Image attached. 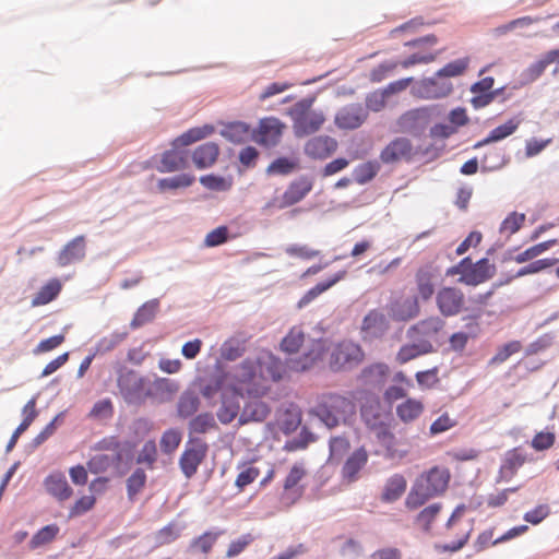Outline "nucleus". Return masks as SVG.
<instances>
[{
    "mask_svg": "<svg viewBox=\"0 0 559 559\" xmlns=\"http://www.w3.org/2000/svg\"><path fill=\"white\" fill-rule=\"evenodd\" d=\"M214 131V126L209 123L188 129L171 141V148L163 152L156 169L162 174L186 169L189 151L185 147L210 136Z\"/></svg>",
    "mask_w": 559,
    "mask_h": 559,
    "instance_id": "f257e3e1",
    "label": "nucleus"
},
{
    "mask_svg": "<svg viewBox=\"0 0 559 559\" xmlns=\"http://www.w3.org/2000/svg\"><path fill=\"white\" fill-rule=\"evenodd\" d=\"M355 403L338 393H322L317 396L314 404L309 409V415L317 418L329 429L346 423L347 418L355 414Z\"/></svg>",
    "mask_w": 559,
    "mask_h": 559,
    "instance_id": "f03ea898",
    "label": "nucleus"
},
{
    "mask_svg": "<svg viewBox=\"0 0 559 559\" xmlns=\"http://www.w3.org/2000/svg\"><path fill=\"white\" fill-rule=\"evenodd\" d=\"M450 481L448 468L433 466L421 473L414 481L406 499L405 506L409 510L418 509L429 499L443 493Z\"/></svg>",
    "mask_w": 559,
    "mask_h": 559,
    "instance_id": "7ed1b4c3",
    "label": "nucleus"
},
{
    "mask_svg": "<svg viewBox=\"0 0 559 559\" xmlns=\"http://www.w3.org/2000/svg\"><path fill=\"white\" fill-rule=\"evenodd\" d=\"M150 379L138 371L122 367L117 372V386L126 404L140 406L151 397Z\"/></svg>",
    "mask_w": 559,
    "mask_h": 559,
    "instance_id": "20e7f679",
    "label": "nucleus"
},
{
    "mask_svg": "<svg viewBox=\"0 0 559 559\" xmlns=\"http://www.w3.org/2000/svg\"><path fill=\"white\" fill-rule=\"evenodd\" d=\"M313 103L314 97H305L288 109L296 138L310 135L317 132L324 123L325 118L321 111H310Z\"/></svg>",
    "mask_w": 559,
    "mask_h": 559,
    "instance_id": "39448f33",
    "label": "nucleus"
},
{
    "mask_svg": "<svg viewBox=\"0 0 559 559\" xmlns=\"http://www.w3.org/2000/svg\"><path fill=\"white\" fill-rule=\"evenodd\" d=\"M209 445L198 437H189L185 450L179 457V467L186 478H192L206 457Z\"/></svg>",
    "mask_w": 559,
    "mask_h": 559,
    "instance_id": "423d86ee",
    "label": "nucleus"
},
{
    "mask_svg": "<svg viewBox=\"0 0 559 559\" xmlns=\"http://www.w3.org/2000/svg\"><path fill=\"white\" fill-rule=\"evenodd\" d=\"M362 357L364 353L358 344L341 342L333 347L329 365L335 372L350 370L361 361Z\"/></svg>",
    "mask_w": 559,
    "mask_h": 559,
    "instance_id": "0eeeda50",
    "label": "nucleus"
},
{
    "mask_svg": "<svg viewBox=\"0 0 559 559\" xmlns=\"http://www.w3.org/2000/svg\"><path fill=\"white\" fill-rule=\"evenodd\" d=\"M414 94L423 99H438L449 96L453 91V85L444 78H424L416 82L413 87Z\"/></svg>",
    "mask_w": 559,
    "mask_h": 559,
    "instance_id": "6e6552de",
    "label": "nucleus"
},
{
    "mask_svg": "<svg viewBox=\"0 0 559 559\" xmlns=\"http://www.w3.org/2000/svg\"><path fill=\"white\" fill-rule=\"evenodd\" d=\"M464 293L456 287H442L436 296V304L440 313L445 317H454L464 309Z\"/></svg>",
    "mask_w": 559,
    "mask_h": 559,
    "instance_id": "1a4fd4ad",
    "label": "nucleus"
},
{
    "mask_svg": "<svg viewBox=\"0 0 559 559\" xmlns=\"http://www.w3.org/2000/svg\"><path fill=\"white\" fill-rule=\"evenodd\" d=\"M368 116L369 112L362 104L353 103L336 112L334 122L342 130H355L364 124Z\"/></svg>",
    "mask_w": 559,
    "mask_h": 559,
    "instance_id": "9d476101",
    "label": "nucleus"
},
{
    "mask_svg": "<svg viewBox=\"0 0 559 559\" xmlns=\"http://www.w3.org/2000/svg\"><path fill=\"white\" fill-rule=\"evenodd\" d=\"M284 124L275 117L260 120L259 128L253 130L252 138L260 144L271 147L280 143Z\"/></svg>",
    "mask_w": 559,
    "mask_h": 559,
    "instance_id": "9b49d317",
    "label": "nucleus"
},
{
    "mask_svg": "<svg viewBox=\"0 0 559 559\" xmlns=\"http://www.w3.org/2000/svg\"><path fill=\"white\" fill-rule=\"evenodd\" d=\"M439 270L431 263L420 266L415 275L418 298L428 301L435 294L439 281Z\"/></svg>",
    "mask_w": 559,
    "mask_h": 559,
    "instance_id": "f8f14e48",
    "label": "nucleus"
},
{
    "mask_svg": "<svg viewBox=\"0 0 559 559\" xmlns=\"http://www.w3.org/2000/svg\"><path fill=\"white\" fill-rule=\"evenodd\" d=\"M388 313L393 321L406 322L419 314L418 297L395 298L386 306Z\"/></svg>",
    "mask_w": 559,
    "mask_h": 559,
    "instance_id": "ddd939ff",
    "label": "nucleus"
},
{
    "mask_svg": "<svg viewBox=\"0 0 559 559\" xmlns=\"http://www.w3.org/2000/svg\"><path fill=\"white\" fill-rule=\"evenodd\" d=\"M313 182L307 176H300L293 180L281 197L278 207L286 209L295 205L306 198L312 190Z\"/></svg>",
    "mask_w": 559,
    "mask_h": 559,
    "instance_id": "4468645a",
    "label": "nucleus"
},
{
    "mask_svg": "<svg viewBox=\"0 0 559 559\" xmlns=\"http://www.w3.org/2000/svg\"><path fill=\"white\" fill-rule=\"evenodd\" d=\"M496 265L489 262L488 258H481L475 263L471 261L468 274L459 277L457 282L467 286H477L492 278L496 274Z\"/></svg>",
    "mask_w": 559,
    "mask_h": 559,
    "instance_id": "2eb2a0df",
    "label": "nucleus"
},
{
    "mask_svg": "<svg viewBox=\"0 0 559 559\" xmlns=\"http://www.w3.org/2000/svg\"><path fill=\"white\" fill-rule=\"evenodd\" d=\"M428 118L426 108L411 109L400 117L399 124L405 132L419 136L426 129Z\"/></svg>",
    "mask_w": 559,
    "mask_h": 559,
    "instance_id": "dca6fc26",
    "label": "nucleus"
},
{
    "mask_svg": "<svg viewBox=\"0 0 559 559\" xmlns=\"http://www.w3.org/2000/svg\"><path fill=\"white\" fill-rule=\"evenodd\" d=\"M525 461L526 453L522 448L518 447L507 451L499 468V477L497 481H510L519 468L523 466Z\"/></svg>",
    "mask_w": 559,
    "mask_h": 559,
    "instance_id": "f3484780",
    "label": "nucleus"
},
{
    "mask_svg": "<svg viewBox=\"0 0 559 559\" xmlns=\"http://www.w3.org/2000/svg\"><path fill=\"white\" fill-rule=\"evenodd\" d=\"M221 150L215 142H205L197 146L191 153V159L197 169H209L215 165Z\"/></svg>",
    "mask_w": 559,
    "mask_h": 559,
    "instance_id": "a211bd4d",
    "label": "nucleus"
},
{
    "mask_svg": "<svg viewBox=\"0 0 559 559\" xmlns=\"http://www.w3.org/2000/svg\"><path fill=\"white\" fill-rule=\"evenodd\" d=\"M86 254L85 237L80 235L70 240L58 253L57 263L59 266H67L71 263L82 261Z\"/></svg>",
    "mask_w": 559,
    "mask_h": 559,
    "instance_id": "6ab92c4d",
    "label": "nucleus"
},
{
    "mask_svg": "<svg viewBox=\"0 0 559 559\" xmlns=\"http://www.w3.org/2000/svg\"><path fill=\"white\" fill-rule=\"evenodd\" d=\"M412 151L413 145L408 139L396 138L381 151L380 158L384 164H391L403 158L409 159Z\"/></svg>",
    "mask_w": 559,
    "mask_h": 559,
    "instance_id": "aec40b11",
    "label": "nucleus"
},
{
    "mask_svg": "<svg viewBox=\"0 0 559 559\" xmlns=\"http://www.w3.org/2000/svg\"><path fill=\"white\" fill-rule=\"evenodd\" d=\"M337 148V141L329 135L310 139L305 145V154L313 159H324Z\"/></svg>",
    "mask_w": 559,
    "mask_h": 559,
    "instance_id": "412c9836",
    "label": "nucleus"
},
{
    "mask_svg": "<svg viewBox=\"0 0 559 559\" xmlns=\"http://www.w3.org/2000/svg\"><path fill=\"white\" fill-rule=\"evenodd\" d=\"M347 274L346 270H341L334 273L331 276H328L324 281L317 283L313 287L308 289L304 296L297 302V308L302 309L312 302L317 297H319L322 293L330 289L332 286L337 284L340 281L344 280Z\"/></svg>",
    "mask_w": 559,
    "mask_h": 559,
    "instance_id": "4be33fe9",
    "label": "nucleus"
},
{
    "mask_svg": "<svg viewBox=\"0 0 559 559\" xmlns=\"http://www.w3.org/2000/svg\"><path fill=\"white\" fill-rule=\"evenodd\" d=\"M270 412V406L265 402L259 399L250 400L245 404L239 415L238 423L239 425L261 423L266 419Z\"/></svg>",
    "mask_w": 559,
    "mask_h": 559,
    "instance_id": "5701e85b",
    "label": "nucleus"
},
{
    "mask_svg": "<svg viewBox=\"0 0 559 559\" xmlns=\"http://www.w3.org/2000/svg\"><path fill=\"white\" fill-rule=\"evenodd\" d=\"M368 462V453L365 448L360 447L355 450L345 461L342 466V477L348 483L356 481L358 479V473Z\"/></svg>",
    "mask_w": 559,
    "mask_h": 559,
    "instance_id": "b1692460",
    "label": "nucleus"
},
{
    "mask_svg": "<svg viewBox=\"0 0 559 559\" xmlns=\"http://www.w3.org/2000/svg\"><path fill=\"white\" fill-rule=\"evenodd\" d=\"M389 329V321L378 309L370 310L362 319L361 331L371 337H382Z\"/></svg>",
    "mask_w": 559,
    "mask_h": 559,
    "instance_id": "393cba45",
    "label": "nucleus"
},
{
    "mask_svg": "<svg viewBox=\"0 0 559 559\" xmlns=\"http://www.w3.org/2000/svg\"><path fill=\"white\" fill-rule=\"evenodd\" d=\"M46 491L60 501L69 499L73 490L69 486L67 477L61 472L50 473L44 480Z\"/></svg>",
    "mask_w": 559,
    "mask_h": 559,
    "instance_id": "a878e982",
    "label": "nucleus"
},
{
    "mask_svg": "<svg viewBox=\"0 0 559 559\" xmlns=\"http://www.w3.org/2000/svg\"><path fill=\"white\" fill-rule=\"evenodd\" d=\"M360 415L368 428L378 430L385 426L384 414L378 399H368L360 407Z\"/></svg>",
    "mask_w": 559,
    "mask_h": 559,
    "instance_id": "bb28decb",
    "label": "nucleus"
},
{
    "mask_svg": "<svg viewBox=\"0 0 559 559\" xmlns=\"http://www.w3.org/2000/svg\"><path fill=\"white\" fill-rule=\"evenodd\" d=\"M389 374V366L384 362H374L362 368L359 374V380L365 385L372 388L382 386Z\"/></svg>",
    "mask_w": 559,
    "mask_h": 559,
    "instance_id": "cd10ccee",
    "label": "nucleus"
},
{
    "mask_svg": "<svg viewBox=\"0 0 559 559\" xmlns=\"http://www.w3.org/2000/svg\"><path fill=\"white\" fill-rule=\"evenodd\" d=\"M378 442L384 448V457L390 460L403 459L406 456L407 451L397 448L399 441L394 433L385 425L376 431Z\"/></svg>",
    "mask_w": 559,
    "mask_h": 559,
    "instance_id": "c85d7f7f",
    "label": "nucleus"
},
{
    "mask_svg": "<svg viewBox=\"0 0 559 559\" xmlns=\"http://www.w3.org/2000/svg\"><path fill=\"white\" fill-rule=\"evenodd\" d=\"M219 134L234 144L245 143L250 138V126L243 121L223 123Z\"/></svg>",
    "mask_w": 559,
    "mask_h": 559,
    "instance_id": "c756f323",
    "label": "nucleus"
},
{
    "mask_svg": "<svg viewBox=\"0 0 559 559\" xmlns=\"http://www.w3.org/2000/svg\"><path fill=\"white\" fill-rule=\"evenodd\" d=\"M159 309V299L153 298L140 306L130 322L131 329L135 330L152 322Z\"/></svg>",
    "mask_w": 559,
    "mask_h": 559,
    "instance_id": "7c9ffc66",
    "label": "nucleus"
},
{
    "mask_svg": "<svg viewBox=\"0 0 559 559\" xmlns=\"http://www.w3.org/2000/svg\"><path fill=\"white\" fill-rule=\"evenodd\" d=\"M406 486H407V483L403 475H401V474L392 475L386 480V483L384 485V488H383V491L381 495V500L383 502H388V503L395 502L405 492Z\"/></svg>",
    "mask_w": 559,
    "mask_h": 559,
    "instance_id": "2f4dec72",
    "label": "nucleus"
},
{
    "mask_svg": "<svg viewBox=\"0 0 559 559\" xmlns=\"http://www.w3.org/2000/svg\"><path fill=\"white\" fill-rule=\"evenodd\" d=\"M62 285L58 278L49 280L34 295L32 299V307L47 305L58 297Z\"/></svg>",
    "mask_w": 559,
    "mask_h": 559,
    "instance_id": "473e14b6",
    "label": "nucleus"
},
{
    "mask_svg": "<svg viewBox=\"0 0 559 559\" xmlns=\"http://www.w3.org/2000/svg\"><path fill=\"white\" fill-rule=\"evenodd\" d=\"M200 407V399L198 394L191 390H186L179 396L177 403V414L180 418L187 419L192 417Z\"/></svg>",
    "mask_w": 559,
    "mask_h": 559,
    "instance_id": "72a5a7b5",
    "label": "nucleus"
},
{
    "mask_svg": "<svg viewBox=\"0 0 559 559\" xmlns=\"http://www.w3.org/2000/svg\"><path fill=\"white\" fill-rule=\"evenodd\" d=\"M216 428L217 424L215 417L210 412L200 413L197 416L191 417L188 424L190 437H192V435H203Z\"/></svg>",
    "mask_w": 559,
    "mask_h": 559,
    "instance_id": "f704fd0d",
    "label": "nucleus"
},
{
    "mask_svg": "<svg viewBox=\"0 0 559 559\" xmlns=\"http://www.w3.org/2000/svg\"><path fill=\"white\" fill-rule=\"evenodd\" d=\"M224 534V531L217 530L215 532L213 531H206L202 535L194 537L191 539L188 551L190 552H197L200 551L202 554H209L213 546L215 545L217 538Z\"/></svg>",
    "mask_w": 559,
    "mask_h": 559,
    "instance_id": "c9c22d12",
    "label": "nucleus"
},
{
    "mask_svg": "<svg viewBox=\"0 0 559 559\" xmlns=\"http://www.w3.org/2000/svg\"><path fill=\"white\" fill-rule=\"evenodd\" d=\"M195 181V176L188 173H181L179 175L160 178L157 181V189L160 192H165L167 190H177L185 189L193 185Z\"/></svg>",
    "mask_w": 559,
    "mask_h": 559,
    "instance_id": "e433bc0d",
    "label": "nucleus"
},
{
    "mask_svg": "<svg viewBox=\"0 0 559 559\" xmlns=\"http://www.w3.org/2000/svg\"><path fill=\"white\" fill-rule=\"evenodd\" d=\"M179 390V385L175 380L168 378H157L148 384L147 391L151 392V397H158L162 400L169 399Z\"/></svg>",
    "mask_w": 559,
    "mask_h": 559,
    "instance_id": "4c0bfd02",
    "label": "nucleus"
},
{
    "mask_svg": "<svg viewBox=\"0 0 559 559\" xmlns=\"http://www.w3.org/2000/svg\"><path fill=\"white\" fill-rule=\"evenodd\" d=\"M423 412V403L414 399H407L396 407V415L403 423H411L417 419Z\"/></svg>",
    "mask_w": 559,
    "mask_h": 559,
    "instance_id": "58836bf2",
    "label": "nucleus"
},
{
    "mask_svg": "<svg viewBox=\"0 0 559 559\" xmlns=\"http://www.w3.org/2000/svg\"><path fill=\"white\" fill-rule=\"evenodd\" d=\"M146 473L142 467H136L126 480L127 497L134 501L136 495L145 487Z\"/></svg>",
    "mask_w": 559,
    "mask_h": 559,
    "instance_id": "ea45409f",
    "label": "nucleus"
},
{
    "mask_svg": "<svg viewBox=\"0 0 559 559\" xmlns=\"http://www.w3.org/2000/svg\"><path fill=\"white\" fill-rule=\"evenodd\" d=\"M556 243H557V239H549V240L539 242L537 245H534V246L527 248L526 250L516 254L515 257H511V255L504 257V261L509 260V259H513L516 263L527 262V261L538 257L546 250L550 249Z\"/></svg>",
    "mask_w": 559,
    "mask_h": 559,
    "instance_id": "a19ab883",
    "label": "nucleus"
},
{
    "mask_svg": "<svg viewBox=\"0 0 559 559\" xmlns=\"http://www.w3.org/2000/svg\"><path fill=\"white\" fill-rule=\"evenodd\" d=\"M240 405L235 397H224L222 400V405L217 409L216 416L217 419L223 424H230L239 414Z\"/></svg>",
    "mask_w": 559,
    "mask_h": 559,
    "instance_id": "79ce46f5",
    "label": "nucleus"
},
{
    "mask_svg": "<svg viewBox=\"0 0 559 559\" xmlns=\"http://www.w3.org/2000/svg\"><path fill=\"white\" fill-rule=\"evenodd\" d=\"M60 528L57 524H48L38 530L29 540V548L36 549L43 545L51 543L58 535Z\"/></svg>",
    "mask_w": 559,
    "mask_h": 559,
    "instance_id": "37998d69",
    "label": "nucleus"
},
{
    "mask_svg": "<svg viewBox=\"0 0 559 559\" xmlns=\"http://www.w3.org/2000/svg\"><path fill=\"white\" fill-rule=\"evenodd\" d=\"M548 67L546 60L543 55L540 58L531 63L527 68H525L520 74V82L522 85L532 84L537 81L545 72Z\"/></svg>",
    "mask_w": 559,
    "mask_h": 559,
    "instance_id": "c03bdc74",
    "label": "nucleus"
},
{
    "mask_svg": "<svg viewBox=\"0 0 559 559\" xmlns=\"http://www.w3.org/2000/svg\"><path fill=\"white\" fill-rule=\"evenodd\" d=\"M298 168V160L292 159L286 156L274 159L266 168V174L287 176L293 174Z\"/></svg>",
    "mask_w": 559,
    "mask_h": 559,
    "instance_id": "a18cd8bd",
    "label": "nucleus"
},
{
    "mask_svg": "<svg viewBox=\"0 0 559 559\" xmlns=\"http://www.w3.org/2000/svg\"><path fill=\"white\" fill-rule=\"evenodd\" d=\"M507 163L508 159L501 151L491 150L480 159V168L483 173L496 171L501 169Z\"/></svg>",
    "mask_w": 559,
    "mask_h": 559,
    "instance_id": "49530a36",
    "label": "nucleus"
},
{
    "mask_svg": "<svg viewBox=\"0 0 559 559\" xmlns=\"http://www.w3.org/2000/svg\"><path fill=\"white\" fill-rule=\"evenodd\" d=\"M380 166L377 162H366L356 166L353 170V178L359 185H365L372 180L378 171Z\"/></svg>",
    "mask_w": 559,
    "mask_h": 559,
    "instance_id": "de8ad7c7",
    "label": "nucleus"
},
{
    "mask_svg": "<svg viewBox=\"0 0 559 559\" xmlns=\"http://www.w3.org/2000/svg\"><path fill=\"white\" fill-rule=\"evenodd\" d=\"M128 336V331H115L108 336L102 337L95 344V354H106L115 349Z\"/></svg>",
    "mask_w": 559,
    "mask_h": 559,
    "instance_id": "09e8293b",
    "label": "nucleus"
},
{
    "mask_svg": "<svg viewBox=\"0 0 559 559\" xmlns=\"http://www.w3.org/2000/svg\"><path fill=\"white\" fill-rule=\"evenodd\" d=\"M444 326V321L440 317H430L428 319L421 320L418 323L414 324L409 331H415L418 334L425 336H433L436 335L442 328Z\"/></svg>",
    "mask_w": 559,
    "mask_h": 559,
    "instance_id": "8fccbe9b",
    "label": "nucleus"
},
{
    "mask_svg": "<svg viewBox=\"0 0 559 559\" xmlns=\"http://www.w3.org/2000/svg\"><path fill=\"white\" fill-rule=\"evenodd\" d=\"M300 424L301 414L298 409H286L277 420L280 430L285 435H289L297 430Z\"/></svg>",
    "mask_w": 559,
    "mask_h": 559,
    "instance_id": "3c124183",
    "label": "nucleus"
},
{
    "mask_svg": "<svg viewBox=\"0 0 559 559\" xmlns=\"http://www.w3.org/2000/svg\"><path fill=\"white\" fill-rule=\"evenodd\" d=\"M469 64V58H459L456 60H453L449 63H447L443 68L439 69L436 72L437 78H455L459 75H462L468 68Z\"/></svg>",
    "mask_w": 559,
    "mask_h": 559,
    "instance_id": "603ef678",
    "label": "nucleus"
},
{
    "mask_svg": "<svg viewBox=\"0 0 559 559\" xmlns=\"http://www.w3.org/2000/svg\"><path fill=\"white\" fill-rule=\"evenodd\" d=\"M199 181L207 190L217 192L228 191L233 186L231 180H227L223 176L215 174L203 175L200 177Z\"/></svg>",
    "mask_w": 559,
    "mask_h": 559,
    "instance_id": "864d4df0",
    "label": "nucleus"
},
{
    "mask_svg": "<svg viewBox=\"0 0 559 559\" xmlns=\"http://www.w3.org/2000/svg\"><path fill=\"white\" fill-rule=\"evenodd\" d=\"M442 504L440 502L431 503L424 508L416 516V523L419 524L425 533H429L431 524L437 514L441 511Z\"/></svg>",
    "mask_w": 559,
    "mask_h": 559,
    "instance_id": "5fc2aeb1",
    "label": "nucleus"
},
{
    "mask_svg": "<svg viewBox=\"0 0 559 559\" xmlns=\"http://www.w3.org/2000/svg\"><path fill=\"white\" fill-rule=\"evenodd\" d=\"M157 461V447L156 442L153 439H150L144 442L141 451L135 457L136 464H144L148 468H154V464Z\"/></svg>",
    "mask_w": 559,
    "mask_h": 559,
    "instance_id": "6e6d98bb",
    "label": "nucleus"
},
{
    "mask_svg": "<svg viewBox=\"0 0 559 559\" xmlns=\"http://www.w3.org/2000/svg\"><path fill=\"white\" fill-rule=\"evenodd\" d=\"M246 352V347L243 343L229 338L225 341L221 347V355L224 359L228 361H235L240 358Z\"/></svg>",
    "mask_w": 559,
    "mask_h": 559,
    "instance_id": "4d7b16f0",
    "label": "nucleus"
},
{
    "mask_svg": "<svg viewBox=\"0 0 559 559\" xmlns=\"http://www.w3.org/2000/svg\"><path fill=\"white\" fill-rule=\"evenodd\" d=\"M316 440L314 435L306 427H302L299 435L295 438L287 440L284 444V450L294 452L297 450L306 449L308 444Z\"/></svg>",
    "mask_w": 559,
    "mask_h": 559,
    "instance_id": "13d9d810",
    "label": "nucleus"
},
{
    "mask_svg": "<svg viewBox=\"0 0 559 559\" xmlns=\"http://www.w3.org/2000/svg\"><path fill=\"white\" fill-rule=\"evenodd\" d=\"M558 262H559V260L556 258H545V259L535 260V261L522 266L521 269H519L518 272L515 273V276L522 277V276H525L528 274H535L543 270H546L548 267L556 265Z\"/></svg>",
    "mask_w": 559,
    "mask_h": 559,
    "instance_id": "bf43d9fd",
    "label": "nucleus"
},
{
    "mask_svg": "<svg viewBox=\"0 0 559 559\" xmlns=\"http://www.w3.org/2000/svg\"><path fill=\"white\" fill-rule=\"evenodd\" d=\"M304 343V333L299 329H292L289 333L282 340L281 348L288 354H295L299 350Z\"/></svg>",
    "mask_w": 559,
    "mask_h": 559,
    "instance_id": "052dcab7",
    "label": "nucleus"
},
{
    "mask_svg": "<svg viewBox=\"0 0 559 559\" xmlns=\"http://www.w3.org/2000/svg\"><path fill=\"white\" fill-rule=\"evenodd\" d=\"M182 439L181 432L177 429H167L160 438L162 451L166 454L173 453L180 444Z\"/></svg>",
    "mask_w": 559,
    "mask_h": 559,
    "instance_id": "680f3d73",
    "label": "nucleus"
},
{
    "mask_svg": "<svg viewBox=\"0 0 559 559\" xmlns=\"http://www.w3.org/2000/svg\"><path fill=\"white\" fill-rule=\"evenodd\" d=\"M520 126V120L515 118L509 119L506 123L498 126L490 131V139L496 142L501 141L513 134Z\"/></svg>",
    "mask_w": 559,
    "mask_h": 559,
    "instance_id": "e2e57ef3",
    "label": "nucleus"
},
{
    "mask_svg": "<svg viewBox=\"0 0 559 559\" xmlns=\"http://www.w3.org/2000/svg\"><path fill=\"white\" fill-rule=\"evenodd\" d=\"M555 341L554 333H545L530 343L526 347V355H536L549 348Z\"/></svg>",
    "mask_w": 559,
    "mask_h": 559,
    "instance_id": "0e129e2a",
    "label": "nucleus"
},
{
    "mask_svg": "<svg viewBox=\"0 0 559 559\" xmlns=\"http://www.w3.org/2000/svg\"><path fill=\"white\" fill-rule=\"evenodd\" d=\"M397 67V62L385 60L378 64L376 68H373L370 72V81L373 83L382 82L384 79L388 78L390 73L394 71V69Z\"/></svg>",
    "mask_w": 559,
    "mask_h": 559,
    "instance_id": "69168bd1",
    "label": "nucleus"
},
{
    "mask_svg": "<svg viewBox=\"0 0 559 559\" xmlns=\"http://www.w3.org/2000/svg\"><path fill=\"white\" fill-rule=\"evenodd\" d=\"M257 365L253 360L247 358L238 367L236 378L240 382H250L257 376Z\"/></svg>",
    "mask_w": 559,
    "mask_h": 559,
    "instance_id": "338daca9",
    "label": "nucleus"
},
{
    "mask_svg": "<svg viewBox=\"0 0 559 559\" xmlns=\"http://www.w3.org/2000/svg\"><path fill=\"white\" fill-rule=\"evenodd\" d=\"M227 240L228 228L226 226H218L206 235L204 245L213 248L225 243Z\"/></svg>",
    "mask_w": 559,
    "mask_h": 559,
    "instance_id": "774afa93",
    "label": "nucleus"
}]
</instances>
